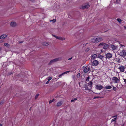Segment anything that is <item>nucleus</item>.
Masks as SVG:
<instances>
[{
	"mask_svg": "<svg viewBox=\"0 0 126 126\" xmlns=\"http://www.w3.org/2000/svg\"><path fill=\"white\" fill-rule=\"evenodd\" d=\"M61 58H59L54 59L52 60H51L49 64H51L54 63L59 61L60 60H61Z\"/></svg>",
	"mask_w": 126,
	"mask_h": 126,
	"instance_id": "1",
	"label": "nucleus"
},
{
	"mask_svg": "<svg viewBox=\"0 0 126 126\" xmlns=\"http://www.w3.org/2000/svg\"><path fill=\"white\" fill-rule=\"evenodd\" d=\"M112 80L113 82L115 83H118L120 82V80L118 79L116 77H113L112 79Z\"/></svg>",
	"mask_w": 126,
	"mask_h": 126,
	"instance_id": "2",
	"label": "nucleus"
},
{
	"mask_svg": "<svg viewBox=\"0 0 126 126\" xmlns=\"http://www.w3.org/2000/svg\"><path fill=\"white\" fill-rule=\"evenodd\" d=\"M52 35L55 37L56 38L61 40L63 41L65 40V38L64 37H59L53 34H52Z\"/></svg>",
	"mask_w": 126,
	"mask_h": 126,
	"instance_id": "3",
	"label": "nucleus"
},
{
	"mask_svg": "<svg viewBox=\"0 0 126 126\" xmlns=\"http://www.w3.org/2000/svg\"><path fill=\"white\" fill-rule=\"evenodd\" d=\"M119 55L123 57H125L126 55V52L124 50H123L119 53Z\"/></svg>",
	"mask_w": 126,
	"mask_h": 126,
	"instance_id": "4",
	"label": "nucleus"
},
{
	"mask_svg": "<svg viewBox=\"0 0 126 126\" xmlns=\"http://www.w3.org/2000/svg\"><path fill=\"white\" fill-rule=\"evenodd\" d=\"M98 63L99 62L98 61L95 60L93 62L92 65V66H96L98 65Z\"/></svg>",
	"mask_w": 126,
	"mask_h": 126,
	"instance_id": "5",
	"label": "nucleus"
},
{
	"mask_svg": "<svg viewBox=\"0 0 126 126\" xmlns=\"http://www.w3.org/2000/svg\"><path fill=\"white\" fill-rule=\"evenodd\" d=\"M118 69L120 70V72H122L124 71L125 68L122 65L121 66H119L118 67Z\"/></svg>",
	"mask_w": 126,
	"mask_h": 126,
	"instance_id": "6",
	"label": "nucleus"
},
{
	"mask_svg": "<svg viewBox=\"0 0 126 126\" xmlns=\"http://www.w3.org/2000/svg\"><path fill=\"white\" fill-rule=\"evenodd\" d=\"M90 6L89 4L88 3H86L82 6V7L83 9H86L88 8Z\"/></svg>",
	"mask_w": 126,
	"mask_h": 126,
	"instance_id": "7",
	"label": "nucleus"
},
{
	"mask_svg": "<svg viewBox=\"0 0 126 126\" xmlns=\"http://www.w3.org/2000/svg\"><path fill=\"white\" fill-rule=\"evenodd\" d=\"M96 88L97 90H100L103 88V87L101 85H96Z\"/></svg>",
	"mask_w": 126,
	"mask_h": 126,
	"instance_id": "8",
	"label": "nucleus"
},
{
	"mask_svg": "<svg viewBox=\"0 0 126 126\" xmlns=\"http://www.w3.org/2000/svg\"><path fill=\"white\" fill-rule=\"evenodd\" d=\"M106 57L107 58L109 59L112 57V55L110 53H107L106 54Z\"/></svg>",
	"mask_w": 126,
	"mask_h": 126,
	"instance_id": "9",
	"label": "nucleus"
},
{
	"mask_svg": "<svg viewBox=\"0 0 126 126\" xmlns=\"http://www.w3.org/2000/svg\"><path fill=\"white\" fill-rule=\"evenodd\" d=\"M70 72V71H66V72H63V73H62L61 74L59 75L58 76L59 77L62 76L63 75L65 74H67L68 73H69Z\"/></svg>",
	"mask_w": 126,
	"mask_h": 126,
	"instance_id": "10",
	"label": "nucleus"
},
{
	"mask_svg": "<svg viewBox=\"0 0 126 126\" xmlns=\"http://www.w3.org/2000/svg\"><path fill=\"white\" fill-rule=\"evenodd\" d=\"M84 87L85 88V90H86L85 92H89V91L90 90V89H88L87 85L86 84H85L84 86Z\"/></svg>",
	"mask_w": 126,
	"mask_h": 126,
	"instance_id": "11",
	"label": "nucleus"
},
{
	"mask_svg": "<svg viewBox=\"0 0 126 126\" xmlns=\"http://www.w3.org/2000/svg\"><path fill=\"white\" fill-rule=\"evenodd\" d=\"M113 50H115L117 48V46H115L114 45H110V47Z\"/></svg>",
	"mask_w": 126,
	"mask_h": 126,
	"instance_id": "12",
	"label": "nucleus"
},
{
	"mask_svg": "<svg viewBox=\"0 0 126 126\" xmlns=\"http://www.w3.org/2000/svg\"><path fill=\"white\" fill-rule=\"evenodd\" d=\"M63 103L62 101H60L58 102L56 106L57 107H59L61 106Z\"/></svg>",
	"mask_w": 126,
	"mask_h": 126,
	"instance_id": "13",
	"label": "nucleus"
},
{
	"mask_svg": "<svg viewBox=\"0 0 126 126\" xmlns=\"http://www.w3.org/2000/svg\"><path fill=\"white\" fill-rule=\"evenodd\" d=\"M10 25L12 27H15L16 26V24L15 22H11Z\"/></svg>",
	"mask_w": 126,
	"mask_h": 126,
	"instance_id": "14",
	"label": "nucleus"
},
{
	"mask_svg": "<svg viewBox=\"0 0 126 126\" xmlns=\"http://www.w3.org/2000/svg\"><path fill=\"white\" fill-rule=\"evenodd\" d=\"M90 70V68L89 67H87L86 68L84 69L83 71L84 72L86 73H87Z\"/></svg>",
	"mask_w": 126,
	"mask_h": 126,
	"instance_id": "15",
	"label": "nucleus"
},
{
	"mask_svg": "<svg viewBox=\"0 0 126 126\" xmlns=\"http://www.w3.org/2000/svg\"><path fill=\"white\" fill-rule=\"evenodd\" d=\"M7 37V35L6 34H3L0 37V39H3Z\"/></svg>",
	"mask_w": 126,
	"mask_h": 126,
	"instance_id": "16",
	"label": "nucleus"
},
{
	"mask_svg": "<svg viewBox=\"0 0 126 126\" xmlns=\"http://www.w3.org/2000/svg\"><path fill=\"white\" fill-rule=\"evenodd\" d=\"M97 42L96 43L101 41H102L103 39L101 37L96 38Z\"/></svg>",
	"mask_w": 126,
	"mask_h": 126,
	"instance_id": "17",
	"label": "nucleus"
},
{
	"mask_svg": "<svg viewBox=\"0 0 126 126\" xmlns=\"http://www.w3.org/2000/svg\"><path fill=\"white\" fill-rule=\"evenodd\" d=\"M91 41L94 43H96V42H97L96 38H95V37L91 39Z\"/></svg>",
	"mask_w": 126,
	"mask_h": 126,
	"instance_id": "18",
	"label": "nucleus"
},
{
	"mask_svg": "<svg viewBox=\"0 0 126 126\" xmlns=\"http://www.w3.org/2000/svg\"><path fill=\"white\" fill-rule=\"evenodd\" d=\"M110 46V45L105 44L104 45L103 47V48L104 49H106Z\"/></svg>",
	"mask_w": 126,
	"mask_h": 126,
	"instance_id": "19",
	"label": "nucleus"
},
{
	"mask_svg": "<svg viewBox=\"0 0 126 126\" xmlns=\"http://www.w3.org/2000/svg\"><path fill=\"white\" fill-rule=\"evenodd\" d=\"M49 44V43L48 42H43L42 43V45L44 46H47Z\"/></svg>",
	"mask_w": 126,
	"mask_h": 126,
	"instance_id": "20",
	"label": "nucleus"
},
{
	"mask_svg": "<svg viewBox=\"0 0 126 126\" xmlns=\"http://www.w3.org/2000/svg\"><path fill=\"white\" fill-rule=\"evenodd\" d=\"M97 57L100 58L101 60H103V59L104 57L102 55L99 54L97 56Z\"/></svg>",
	"mask_w": 126,
	"mask_h": 126,
	"instance_id": "21",
	"label": "nucleus"
},
{
	"mask_svg": "<svg viewBox=\"0 0 126 126\" xmlns=\"http://www.w3.org/2000/svg\"><path fill=\"white\" fill-rule=\"evenodd\" d=\"M92 81L90 82H89L88 83V86L91 87L92 86Z\"/></svg>",
	"mask_w": 126,
	"mask_h": 126,
	"instance_id": "22",
	"label": "nucleus"
},
{
	"mask_svg": "<svg viewBox=\"0 0 126 126\" xmlns=\"http://www.w3.org/2000/svg\"><path fill=\"white\" fill-rule=\"evenodd\" d=\"M105 88L106 89H109L111 88L112 87L110 86H108L105 87Z\"/></svg>",
	"mask_w": 126,
	"mask_h": 126,
	"instance_id": "23",
	"label": "nucleus"
},
{
	"mask_svg": "<svg viewBox=\"0 0 126 126\" xmlns=\"http://www.w3.org/2000/svg\"><path fill=\"white\" fill-rule=\"evenodd\" d=\"M4 46L7 47H9L10 46L7 43H4Z\"/></svg>",
	"mask_w": 126,
	"mask_h": 126,
	"instance_id": "24",
	"label": "nucleus"
},
{
	"mask_svg": "<svg viewBox=\"0 0 126 126\" xmlns=\"http://www.w3.org/2000/svg\"><path fill=\"white\" fill-rule=\"evenodd\" d=\"M105 44V43H103V42H102L101 43H100V44H99L98 46V47H100V46H103V45H104V44Z\"/></svg>",
	"mask_w": 126,
	"mask_h": 126,
	"instance_id": "25",
	"label": "nucleus"
},
{
	"mask_svg": "<svg viewBox=\"0 0 126 126\" xmlns=\"http://www.w3.org/2000/svg\"><path fill=\"white\" fill-rule=\"evenodd\" d=\"M97 56V55L96 54H94L92 55V58L93 59H94Z\"/></svg>",
	"mask_w": 126,
	"mask_h": 126,
	"instance_id": "26",
	"label": "nucleus"
},
{
	"mask_svg": "<svg viewBox=\"0 0 126 126\" xmlns=\"http://www.w3.org/2000/svg\"><path fill=\"white\" fill-rule=\"evenodd\" d=\"M77 99L76 98H75L72 100H71V102H74L75 101H76V100H77Z\"/></svg>",
	"mask_w": 126,
	"mask_h": 126,
	"instance_id": "27",
	"label": "nucleus"
},
{
	"mask_svg": "<svg viewBox=\"0 0 126 126\" xmlns=\"http://www.w3.org/2000/svg\"><path fill=\"white\" fill-rule=\"evenodd\" d=\"M55 101V99H53L52 100H50L49 101V104H50L53 102L54 101Z\"/></svg>",
	"mask_w": 126,
	"mask_h": 126,
	"instance_id": "28",
	"label": "nucleus"
},
{
	"mask_svg": "<svg viewBox=\"0 0 126 126\" xmlns=\"http://www.w3.org/2000/svg\"><path fill=\"white\" fill-rule=\"evenodd\" d=\"M117 20L119 23H121L122 22V20L121 19L118 18Z\"/></svg>",
	"mask_w": 126,
	"mask_h": 126,
	"instance_id": "29",
	"label": "nucleus"
},
{
	"mask_svg": "<svg viewBox=\"0 0 126 126\" xmlns=\"http://www.w3.org/2000/svg\"><path fill=\"white\" fill-rule=\"evenodd\" d=\"M50 21L53 22L54 23L56 22V20L55 19H53L52 20H50Z\"/></svg>",
	"mask_w": 126,
	"mask_h": 126,
	"instance_id": "30",
	"label": "nucleus"
},
{
	"mask_svg": "<svg viewBox=\"0 0 126 126\" xmlns=\"http://www.w3.org/2000/svg\"><path fill=\"white\" fill-rule=\"evenodd\" d=\"M39 94H37L35 96V99H36L38 97V96L39 95Z\"/></svg>",
	"mask_w": 126,
	"mask_h": 126,
	"instance_id": "31",
	"label": "nucleus"
},
{
	"mask_svg": "<svg viewBox=\"0 0 126 126\" xmlns=\"http://www.w3.org/2000/svg\"><path fill=\"white\" fill-rule=\"evenodd\" d=\"M113 90L115 91L116 90V87L113 86Z\"/></svg>",
	"mask_w": 126,
	"mask_h": 126,
	"instance_id": "32",
	"label": "nucleus"
},
{
	"mask_svg": "<svg viewBox=\"0 0 126 126\" xmlns=\"http://www.w3.org/2000/svg\"><path fill=\"white\" fill-rule=\"evenodd\" d=\"M48 81H49L51 80L52 79V78L51 77H49L48 78Z\"/></svg>",
	"mask_w": 126,
	"mask_h": 126,
	"instance_id": "33",
	"label": "nucleus"
},
{
	"mask_svg": "<svg viewBox=\"0 0 126 126\" xmlns=\"http://www.w3.org/2000/svg\"><path fill=\"white\" fill-rule=\"evenodd\" d=\"M89 77H88L87 79H86V81H89Z\"/></svg>",
	"mask_w": 126,
	"mask_h": 126,
	"instance_id": "34",
	"label": "nucleus"
},
{
	"mask_svg": "<svg viewBox=\"0 0 126 126\" xmlns=\"http://www.w3.org/2000/svg\"><path fill=\"white\" fill-rule=\"evenodd\" d=\"M115 120L114 118L112 119L111 120V122H114L115 121Z\"/></svg>",
	"mask_w": 126,
	"mask_h": 126,
	"instance_id": "35",
	"label": "nucleus"
},
{
	"mask_svg": "<svg viewBox=\"0 0 126 126\" xmlns=\"http://www.w3.org/2000/svg\"><path fill=\"white\" fill-rule=\"evenodd\" d=\"M87 68V66H83V69H85Z\"/></svg>",
	"mask_w": 126,
	"mask_h": 126,
	"instance_id": "36",
	"label": "nucleus"
},
{
	"mask_svg": "<svg viewBox=\"0 0 126 126\" xmlns=\"http://www.w3.org/2000/svg\"><path fill=\"white\" fill-rule=\"evenodd\" d=\"M124 82H125V83L126 84V79H124Z\"/></svg>",
	"mask_w": 126,
	"mask_h": 126,
	"instance_id": "37",
	"label": "nucleus"
},
{
	"mask_svg": "<svg viewBox=\"0 0 126 126\" xmlns=\"http://www.w3.org/2000/svg\"><path fill=\"white\" fill-rule=\"evenodd\" d=\"M49 81H48H48H47V82H46V84H47L49 83Z\"/></svg>",
	"mask_w": 126,
	"mask_h": 126,
	"instance_id": "38",
	"label": "nucleus"
},
{
	"mask_svg": "<svg viewBox=\"0 0 126 126\" xmlns=\"http://www.w3.org/2000/svg\"><path fill=\"white\" fill-rule=\"evenodd\" d=\"M12 73V72H11L9 74V75H11Z\"/></svg>",
	"mask_w": 126,
	"mask_h": 126,
	"instance_id": "39",
	"label": "nucleus"
},
{
	"mask_svg": "<svg viewBox=\"0 0 126 126\" xmlns=\"http://www.w3.org/2000/svg\"><path fill=\"white\" fill-rule=\"evenodd\" d=\"M72 57L71 58H69V59H68V60H71V59H72Z\"/></svg>",
	"mask_w": 126,
	"mask_h": 126,
	"instance_id": "40",
	"label": "nucleus"
},
{
	"mask_svg": "<svg viewBox=\"0 0 126 126\" xmlns=\"http://www.w3.org/2000/svg\"><path fill=\"white\" fill-rule=\"evenodd\" d=\"M3 103V102L2 101H1L0 102V104H2Z\"/></svg>",
	"mask_w": 126,
	"mask_h": 126,
	"instance_id": "41",
	"label": "nucleus"
},
{
	"mask_svg": "<svg viewBox=\"0 0 126 126\" xmlns=\"http://www.w3.org/2000/svg\"><path fill=\"white\" fill-rule=\"evenodd\" d=\"M101 52H103V50H101Z\"/></svg>",
	"mask_w": 126,
	"mask_h": 126,
	"instance_id": "42",
	"label": "nucleus"
},
{
	"mask_svg": "<svg viewBox=\"0 0 126 126\" xmlns=\"http://www.w3.org/2000/svg\"><path fill=\"white\" fill-rule=\"evenodd\" d=\"M94 97V99L95 98H96L97 97Z\"/></svg>",
	"mask_w": 126,
	"mask_h": 126,
	"instance_id": "43",
	"label": "nucleus"
},
{
	"mask_svg": "<svg viewBox=\"0 0 126 126\" xmlns=\"http://www.w3.org/2000/svg\"><path fill=\"white\" fill-rule=\"evenodd\" d=\"M124 28H125V29H126V26H124Z\"/></svg>",
	"mask_w": 126,
	"mask_h": 126,
	"instance_id": "44",
	"label": "nucleus"
},
{
	"mask_svg": "<svg viewBox=\"0 0 126 126\" xmlns=\"http://www.w3.org/2000/svg\"><path fill=\"white\" fill-rule=\"evenodd\" d=\"M23 42H22H22H19V43H22Z\"/></svg>",
	"mask_w": 126,
	"mask_h": 126,
	"instance_id": "45",
	"label": "nucleus"
},
{
	"mask_svg": "<svg viewBox=\"0 0 126 126\" xmlns=\"http://www.w3.org/2000/svg\"><path fill=\"white\" fill-rule=\"evenodd\" d=\"M112 118H114L115 117V116H112Z\"/></svg>",
	"mask_w": 126,
	"mask_h": 126,
	"instance_id": "46",
	"label": "nucleus"
},
{
	"mask_svg": "<svg viewBox=\"0 0 126 126\" xmlns=\"http://www.w3.org/2000/svg\"><path fill=\"white\" fill-rule=\"evenodd\" d=\"M114 119H115V120H116V119H117V117L115 118H114Z\"/></svg>",
	"mask_w": 126,
	"mask_h": 126,
	"instance_id": "47",
	"label": "nucleus"
},
{
	"mask_svg": "<svg viewBox=\"0 0 126 126\" xmlns=\"http://www.w3.org/2000/svg\"><path fill=\"white\" fill-rule=\"evenodd\" d=\"M0 126H2V125L1 124H0Z\"/></svg>",
	"mask_w": 126,
	"mask_h": 126,
	"instance_id": "48",
	"label": "nucleus"
},
{
	"mask_svg": "<svg viewBox=\"0 0 126 126\" xmlns=\"http://www.w3.org/2000/svg\"><path fill=\"white\" fill-rule=\"evenodd\" d=\"M124 124L123 125H122V126H124Z\"/></svg>",
	"mask_w": 126,
	"mask_h": 126,
	"instance_id": "49",
	"label": "nucleus"
},
{
	"mask_svg": "<svg viewBox=\"0 0 126 126\" xmlns=\"http://www.w3.org/2000/svg\"><path fill=\"white\" fill-rule=\"evenodd\" d=\"M115 116V117H116L117 116V115H115V116Z\"/></svg>",
	"mask_w": 126,
	"mask_h": 126,
	"instance_id": "50",
	"label": "nucleus"
},
{
	"mask_svg": "<svg viewBox=\"0 0 126 126\" xmlns=\"http://www.w3.org/2000/svg\"><path fill=\"white\" fill-rule=\"evenodd\" d=\"M117 86H118V85H117V87H117Z\"/></svg>",
	"mask_w": 126,
	"mask_h": 126,
	"instance_id": "51",
	"label": "nucleus"
}]
</instances>
